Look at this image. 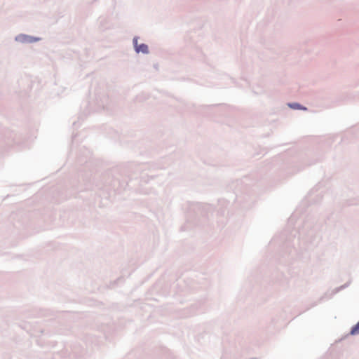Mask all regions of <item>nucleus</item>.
Listing matches in <instances>:
<instances>
[{
    "mask_svg": "<svg viewBox=\"0 0 359 359\" xmlns=\"http://www.w3.org/2000/svg\"><path fill=\"white\" fill-rule=\"evenodd\" d=\"M137 39H134V43H135V48L137 53H148V46L146 44H140L137 45Z\"/></svg>",
    "mask_w": 359,
    "mask_h": 359,
    "instance_id": "obj_1",
    "label": "nucleus"
},
{
    "mask_svg": "<svg viewBox=\"0 0 359 359\" xmlns=\"http://www.w3.org/2000/svg\"><path fill=\"white\" fill-rule=\"evenodd\" d=\"M351 334L352 335H355V334H359V322L355 325H354L351 330Z\"/></svg>",
    "mask_w": 359,
    "mask_h": 359,
    "instance_id": "obj_2",
    "label": "nucleus"
},
{
    "mask_svg": "<svg viewBox=\"0 0 359 359\" xmlns=\"http://www.w3.org/2000/svg\"><path fill=\"white\" fill-rule=\"evenodd\" d=\"M290 107L293 109H299V105L298 104H290Z\"/></svg>",
    "mask_w": 359,
    "mask_h": 359,
    "instance_id": "obj_3",
    "label": "nucleus"
}]
</instances>
